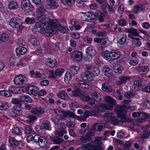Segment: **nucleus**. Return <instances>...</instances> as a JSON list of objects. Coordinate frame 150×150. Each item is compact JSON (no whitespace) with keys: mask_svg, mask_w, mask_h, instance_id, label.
Returning <instances> with one entry per match:
<instances>
[{"mask_svg":"<svg viewBox=\"0 0 150 150\" xmlns=\"http://www.w3.org/2000/svg\"><path fill=\"white\" fill-rule=\"evenodd\" d=\"M69 30L68 27L62 26L60 21L50 19L47 16V37L54 35L57 31L63 34H67Z\"/></svg>","mask_w":150,"mask_h":150,"instance_id":"f257e3e1","label":"nucleus"},{"mask_svg":"<svg viewBox=\"0 0 150 150\" xmlns=\"http://www.w3.org/2000/svg\"><path fill=\"white\" fill-rule=\"evenodd\" d=\"M78 83L77 85L74 86V90L72 91L73 95L75 97H83L84 92L81 90V88L88 89L91 86L88 83L83 79L79 80Z\"/></svg>","mask_w":150,"mask_h":150,"instance_id":"f03ea898","label":"nucleus"},{"mask_svg":"<svg viewBox=\"0 0 150 150\" xmlns=\"http://www.w3.org/2000/svg\"><path fill=\"white\" fill-rule=\"evenodd\" d=\"M122 55L120 51L117 50H112L110 52L105 51L103 56L104 59L108 61H112L114 60L121 59Z\"/></svg>","mask_w":150,"mask_h":150,"instance_id":"7ed1b4c3","label":"nucleus"},{"mask_svg":"<svg viewBox=\"0 0 150 150\" xmlns=\"http://www.w3.org/2000/svg\"><path fill=\"white\" fill-rule=\"evenodd\" d=\"M92 72L87 71L83 73L81 75V79L89 84V82L93 79V76H98L100 73V71L98 68L95 67L92 69Z\"/></svg>","mask_w":150,"mask_h":150,"instance_id":"20e7f679","label":"nucleus"},{"mask_svg":"<svg viewBox=\"0 0 150 150\" xmlns=\"http://www.w3.org/2000/svg\"><path fill=\"white\" fill-rule=\"evenodd\" d=\"M126 108L125 105H119L116 106L114 109L117 117L123 119L125 120L124 122L127 121L126 116L127 114V110Z\"/></svg>","mask_w":150,"mask_h":150,"instance_id":"39448f33","label":"nucleus"},{"mask_svg":"<svg viewBox=\"0 0 150 150\" xmlns=\"http://www.w3.org/2000/svg\"><path fill=\"white\" fill-rule=\"evenodd\" d=\"M22 20L19 18L14 17L10 20L9 24L13 28L23 29L24 28V26L22 25Z\"/></svg>","mask_w":150,"mask_h":150,"instance_id":"423d86ee","label":"nucleus"},{"mask_svg":"<svg viewBox=\"0 0 150 150\" xmlns=\"http://www.w3.org/2000/svg\"><path fill=\"white\" fill-rule=\"evenodd\" d=\"M98 145H94L91 143H88L86 144H83L82 146V149L83 150H103V148L100 145L101 143H98Z\"/></svg>","mask_w":150,"mask_h":150,"instance_id":"0eeeda50","label":"nucleus"},{"mask_svg":"<svg viewBox=\"0 0 150 150\" xmlns=\"http://www.w3.org/2000/svg\"><path fill=\"white\" fill-rule=\"evenodd\" d=\"M21 7L25 11L29 13L33 10V7L28 0H22L21 3Z\"/></svg>","mask_w":150,"mask_h":150,"instance_id":"6e6552de","label":"nucleus"},{"mask_svg":"<svg viewBox=\"0 0 150 150\" xmlns=\"http://www.w3.org/2000/svg\"><path fill=\"white\" fill-rule=\"evenodd\" d=\"M71 56V58L74 62H79L82 59L83 54L81 52L76 50L72 52Z\"/></svg>","mask_w":150,"mask_h":150,"instance_id":"1a4fd4ad","label":"nucleus"},{"mask_svg":"<svg viewBox=\"0 0 150 150\" xmlns=\"http://www.w3.org/2000/svg\"><path fill=\"white\" fill-rule=\"evenodd\" d=\"M47 17L46 16H45L40 20L41 25V30L42 32V34L45 36H47Z\"/></svg>","mask_w":150,"mask_h":150,"instance_id":"9d476101","label":"nucleus"},{"mask_svg":"<svg viewBox=\"0 0 150 150\" xmlns=\"http://www.w3.org/2000/svg\"><path fill=\"white\" fill-rule=\"evenodd\" d=\"M46 10L44 6H41L36 9V14L37 18L39 19L42 17L46 16L45 12Z\"/></svg>","mask_w":150,"mask_h":150,"instance_id":"9b49d317","label":"nucleus"},{"mask_svg":"<svg viewBox=\"0 0 150 150\" xmlns=\"http://www.w3.org/2000/svg\"><path fill=\"white\" fill-rule=\"evenodd\" d=\"M26 91L28 93L36 96L38 93L39 89L36 86L30 85L26 87Z\"/></svg>","mask_w":150,"mask_h":150,"instance_id":"f8f14e48","label":"nucleus"},{"mask_svg":"<svg viewBox=\"0 0 150 150\" xmlns=\"http://www.w3.org/2000/svg\"><path fill=\"white\" fill-rule=\"evenodd\" d=\"M96 50L94 48L91 47H87L86 50V54L88 58V61H91L93 57L96 54Z\"/></svg>","mask_w":150,"mask_h":150,"instance_id":"ddd939ff","label":"nucleus"},{"mask_svg":"<svg viewBox=\"0 0 150 150\" xmlns=\"http://www.w3.org/2000/svg\"><path fill=\"white\" fill-rule=\"evenodd\" d=\"M105 116L114 125H116L119 123L118 119L115 117L113 116L110 113H106L105 114Z\"/></svg>","mask_w":150,"mask_h":150,"instance_id":"4468645a","label":"nucleus"},{"mask_svg":"<svg viewBox=\"0 0 150 150\" xmlns=\"http://www.w3.org/2000/svg\"><path fill=\"white\" fill-rule=\"evenodd\" d=\"M136 70L140 74H145L147 73L149 68L147 66H138L136 67Z\"/></svg>","mask_w":150,"mask_h":150,"instance_id":"2eb2a0df","label":"nucleus"},{"mask_svg":"<svg viewBox=\"0 0 150 150\" xmlns=\"http://www.w3.org/2000/svg\"><path fill=\"white\" fill-rule=\"evenodd\" d=\"M94 135V133L93 132H87L85 136H82L81 137V140L84 142L85 143L90 140Z\"/></svg>","mask_w":150,"mask_h":150,"instance_id":"dca6fc26","label":"nucleus"},{"mask_svg":"<svg viewBox=\"0 0 150 150\" xmlns=\"http://www.w3.org/2000/svg\"><path fill=\"white\" fill-rule=\"evenodd\" d=\"M24 81L23 76L21 74L16 76L14 79V84L17 86L22 85L24 83Z\"/></svg>","mask_w":150,"mask_h":150,"instance_id":"f3484780","label":"nucleus"},{"mask_svg":"<svg viewBox=\"0 0 150 150\" xmlns=\"http://www.w3.org/2000/svg\"><path fill=\"white\" fill-rule=\"evenodd\" d=\"M57 0H47V8L56 9L59 6V4Z\"/></svg>","mask_w":150,"mask_h":150,"instance_id":"a211bd4d","label":"nucleus"},{"mask_svg":"<svg viewBox=\"0 0 150 150\" xmlns=\"http://www.w3.org/2000/svg\"><path fill=\"white\" fill-rule=\"evenodd\" d=\"M101 107V105L100 106L96 105L94 107L93 110L91 111L93 116H97L98 115L99 112H103V110Z\"/></svg>","mask_w":150,"mask_h":150,"instance_id":"6ab92c4d","label":"nucleus"},{"mask_svg":"<svg viewBox=\"0 0 150 150\" xmlns=\"http://www.w3.org/2000/svg\"><path fill=\"white\" fill-rule=\"evenodd\" d=\"M103 71L104 75L110 78L112 76V70L107 65L105 66L103 68Z\"/></svg>","mask_w":150,"mask_h":150,"instance_id":"aec40b11","label":"nucleus"},{"mask_svg":"<svg viewBox=\"0 0 150 150\" xmlns=\"http://www.w3.org/2000/svg\"><path fill=\"white\" fill-rule=\"evenodd\" d=\"M45 111V109L41 107H37L31 110L32 112L35 114L39 115L43 113Z\"/></svg>","mask_w":150,"mask_h":150,"instance_id":"412c9836","label":"nucleus"},{"mask_svg":"<svg viewBox=\"0 0 150 150\" xmlns=\"http://www.w3.org/2000/svg\"><path fill=\"white\" fill-rule=\"evenodd\" d=\"M26 49L24 47H20L17 48L16 50V52L18 57L21 55L25 54L27 52Z\"/></svg>","mask_w":150,"mask_h":150,"instance_id":"4be33fe9","label":"nucleus"},{"mask_svg":"<svg viewBox=\"0 0 150 150\" xmlns=\"http://www.w3.org/2000/svg\"><path fill=\"white\" fill-rule=\"evenodd\" d=\"M51 139L54 144L58 145L60 144L64 141L63 138H60L57 136L52 137Z\"/></svg>","mask_w":150,"mask_h":150,"instance_id":"5701e85b","label":"nucleus"},{"mask_svg":"<svg viewBox=\"0 0 150 150\" xmlns=\"http://www.w3.org/2000/svg\"><path fill=\"white\" fill-rule=\"evenodd\" d=\"M93 16L98 18V21L100 23L103 22L104 21V18L105 16L102 12L99 11L98 13L94 14Z\"/></svg>","mask_w":150,"mask_h":150,"instance_id":"b1692460","label":"nucleus"},{"mask_svg":"<svg viewBox=\"0 0 150 150\" xmlns=\"http://www.w3.org/2000/svg\"><path fill=\"white\" fill-rule=\"evenodd\" d=\"M105 102L108 104L112 105H116V101L112 98L109 96H106L105 98Z\"/></svg>","mask_w":150,"mask_h":150,"instance_id":"393cba45","label":"nucleus"},{"mask_svg":"<svg viewBox=\"0 0 150 150\" xmlns=\"http://www.w3.org/2000/svg\"><path fill=\"white\" fill-rule=\"evenodd\" d=\"M58 97L63 100H67L69 98V96L67 93L63 90L60 91L58 94Z\"/></svg>","mask_w":150,"mask_h":150,"instance_id":"a878e982","label":"nucleus"},{"mask_svg":"<svg viewBox=\"0 0 150 150\" xmlns=\"http://www.w3.org/2000/svg\"><path fill=\"white\" fill-rule=\"evenodd\" d=\"M8 7L10 10H14L17 9L18 7L17 3L14 1L9 2Z\"/></svg>","mask_w":150,"mask_h":150,"instance_id":"bb28decb","label":"nucleus"},{"mask_svg":"<svg viewBox=\"0 0 150 150\" xmlns=\"http://www.w3.org/2000/svg\"><path fill=\"white\" fill-rule=\"evenodd\" d=\"M61 2L64 5L68 6H72L76 1V0H60Z\"/></svg>","mask_w":150,"mask_h":150,"instance_id":"cd10ccee","label":"nucleus"},{"mask_svg":"<svg viewBox=\"0 0 150 150\" xmlns=\"http://www.w3.org/2000/svg\"><path fill=\"white\" fill-rule=\"evenodd\" d=\"M90 115L93 116L91 111L86 112H85L83 116L81 115L78 117V120L85 121L86 118Z\"/></svg>","mask_w":150,"mask_h":150,"instance_id":"c85d7f7f","label":"nucleus"},{"mask_svg":"<svg viewBox=\"0 0 150 150\" xmlns=\"http://www.w3.org/2000/svg\"><path fill=\"white\" fill-rule=\"evenodd\" d=\"M101 89L104 91L107 92H110L112 91V89L109 83H105L102 84Z\"/></svg>","mask_w":150,"mask_h":150,"instance_id":"c756f323","label":"nucleus"},{"mask_svg":"<svg viewBox=\"0 0 150 150\" xmlns=\"http://www.w3.org/2000/svg\"><path fill=\"white\" fill-rule=\"evenodd\" d=\"M143 9V6L141 5H137L134 6L132 11L134 13L137 14L138 12L142 11Z\"/></svg>","mask_w":150,"mask_h":150,"instance_id":"7c9ffc66","label":"nucleus"},{"mask_svg":"<svg viewBox=\"0 0 150 150\" xmlns=\"http://www.w3.org/2000/svg\"><path fill=\"white\" fill-rule=\"evenodd\" d=\"M33 30L34 32H38L40 31V33H42V32L41 30V25L39 21L35 23Z\"/></svg>","mask_w":150,"mask_h":150,"instance_id":"2f4dec72","label":"nucleus"},{"mask_svg":"<svg viewBox=\"0 0 150 150\" xmlns=\"http://www.w3.org/2000/svg\"><path fill=\"white\" fill-rule=\"evenodd\" d=\"M56 61L55 59L52 60L50 58H47V66H49L51 68H53L55 65Z\"/></svg>","mask_w":150,"mask_h":150,"instance_id":"473e14b6","label":"nucleus"},{"mask_svg":"<svg viewBox=\"0 0 150 150\" xmlns=\"http://www.w3.org/2000/svg\"><path fill=\"white\" fill-rule=\"evenodd\" d=\"M8 90L11 92L15 94H18L20 92L19 88L14 86H10Z\"/></svg>","mask_w":150,"mask_h":150,"instance_id":"72a5a7b5","label":"nucleus"},{"mask_svg":"<svg viewBox=\"0 0 150 150\" xmlns=\"http://www.w3.org/2000/svg\"><path fill=\"white\" fill-rule=\"evenodd\" d=\"M79 69V67L76 66L75 65H71L70 69V73L74 75L77 74L78 71Z\"/></svg>","mask_w":150,"mask_h":150,"instance_id":"f704fd0d","label":"nucleus"},{"mask_svg":"<svg viewBox=\"0 0 150 150\" xmlns=\"http://www.w3.org/2000/svg\"><path fill=\"white\" fill-rule=\"evenodd\" d=\"M129 79V76H122L120 77V80L117 81V83L118 84L120 85L122 83H126L127 81Z\"/></svg>","mask_w":150,"mask_h":150,"instance_id":"c9c22d12","label":"nucleus"},{"mask_svg":"<svg viewBox=\"0 0 150 150\" xmlns=\"http://www.w3.org/2000/svg\"><path fill=\"white\" fill-rule=\"evenodd\" d=\"M150 116L149 114L146 113L145 112H139V117L141 120H143L148 118Z\"/></svg>","mask_w":150,"mask_h":150,"instance_id":"e433bc0d","label":"nucleus"},{"mask_svg":"<svg viewBox=\"0 0 150 150\" xmlns=\"http://www.w3.org/2000/svg\"><path fill=\"white\" fill-rule=\"evenodd\" d=\"M71 74L69 72H67L64 77V81L67 83H69V81H70L71 79Z\"/></svg>","mask_w":150,"mask_h":150,"instance_id":"4c0bfd02","label":"nucleus"},{"mask_svg":"<svg viewBox=\"0 0 150 150\" xmlns=\"http://www.w3.org/2000/svg\"><path fill=\"white\" fill-rule=\"evenodd\" d=\"M21 107L17 105L15 106L12 109V112L16 114H20L21 110Z\"/></svg>","mask_w":150,"mask_h":150,"instance_id":"58836bf2","label":"nucleus"},{"mask_svg":"<svg viewBox=\"0 0 150 150\" xmlns=\"http://www.w3.org/2000/svg\"><path fill=\"white\" fill-rule=\"evenodd\" d=\"M115 106L116 105H112L108 104L107 105H101V107L103 109L107 110H112L113 108L115 107Z\"/></svg>","mask_w":150,"mask_h":150,"instance_id":"ea45409f","label":"nucleus"},{"mask_svg":"<svg viewBox=\"0 0 150 150\" xmlns=\"http://www.w3.org/2000/svg\"><path fill=\"white\" fill-rule=\"evenodd\" d=\"M47 143V139H45L43 137H42L40 139V141H39V143H38L40 146L41 147H43L45 146Z\"/></svg>","mask_w":150,"mask_h":150,"instance_id":"a19ab883","label":"nucleus"},{"mask_svg":"<svg viewBox=\"0 0 150 150\" xmlns=\"http://www.w3.org/2000/svg\"><path fill=\"white\" fill-rule=\"evenodd\" d=\"M30 42L34 46L38 45L39 44L38 40H37L36 38L32 35H31L30 37Z\"/></svg>","mask_w":150,"mask_h":150,"instance_id":"79ce46f5","label":"nucleus"},{"mask_svg":"<svg viewBox=\"0 0 150 150\" xmlns=\"http://www.w3.org/2000/svg\"><path fill=\"white\" fill-rule=\"evenodd\" d=\"M8 108V104L7 103L4 102L0 103V110H5Z\"/></svg>","mask_w":150,"mask_h":150,"instance_id":"37998d69","label":"nucleus"},{"mask_svg":"<svg viewBox=\"0 0 150 150\" xmlns=\"http://www.w3.org/2000/svg\"><path fill=\"white\" fill-rule=\"evenodd\" d=\"M98 93V92L94 91L92 93L91 95L93 98L96 100V102H100L101 100V98L99 97Z\"/></svg>","mask_w":150,"mask_h":150,"instance_id":"c03bdc74","label":"nucleus"},{"mask_svg":"<svg viewBox=\"0 0 150 150\" xmlns=\"http://www.w3.org/2000/svg\"><path fill=\"white\" fill-rule=\"evenodd\" d=\"M63 119L62 117H60L58 119L57 121V125L58 127H59L61 129H65V123L62 122Z\"/></svg>","mask_w":150,"mask_h":150,"instance_id":"a18cd8bd","label":"nucleus"},{"mask_svg":"<svg viewBox=\"0 0 150 150\" xmlns=\"http://www.w3.org/2000/svg\"><path fill=\"white\" fill-rule=\"evenodd\" d=\"M138 63V59L136 57H132L130 60L129 64L130 65L135 66Z\"/></svg>","mask_w":150,"mask_h":150,"instance_id":"49530a36","label":"nucleus"},{"mask_svg":"<svg viewBox=\"0 0 150 150\" xmlns=\"http://www.w3.org/2000/svg\"><path fill=\"white\" fill-rule=\"evenodd\" d=\"M84 0H78L76 1V5L77 6L79 7L83 8L85 5L84 3Z\"/></svg>","mask_w":150,"mask_h":150,"instance_id":"de8ad7c7","label":"nucleus"},{"mask_svg":"<svg viewBox=\"0 0 150 150\" xmlns=\"http://www.w3.org/2000/svg\"><path fill=\"white\" fill-rule=\"evenodd\" d=\"M0 94L2 96L6 97H11L12 96V95L10 94L9 92L4 90L0 91Z\"/></svg>","mask_w":150,"mask_h":150,"instance_id":"09e8293b","label":"nucleus"},{"mask_svg":"<svg viewBox=\"0 0 150 150\" xmlns=\"http://www.w3.org/2000/svg\"><path fill=\"white\" fill-rule=\"evenodd\" d=\"M117 23L119 26H124L127 25V22L124 19H118Z\"/></svg>","mask_w":150,"mask_h":150,"instance_id":"8fccbe9b","label":"nucleus"},{"mask_svg":"<svg viewBox=\"0 0 150 150\" xmlns=\"http://www.w3.org/2000/svg\"><path fill=\"white\" fill-rule=\"evenodd\" d=\"M55 74L57 76H62L64 72V69L62 68H57L55 70Z\"/></svg>","mask_w":150,"mask_h":150,"instance_id":"3c124183","label":"nucleus"},{"mask_svg":"<svg viewBox=\"0 0 150 150\" xmlns=\"http://www.w3.org/2000/svg\"><path fill=\"white\" fill-rule=\"evenodd\" d=\"M25 21L28 24H33L35 22V19L34 18H30L28 17L25 18Z\"/></svg>","mask_w":150,"mask_h":150,"instance_id":"603ef678","label":"nucleus"},{"mask_svg":"<svg viewBox=\"0 0 150 150\" xmlns=\"http://www.w3.org/2000/svg\"><path fill=\"white\" fill-rule=\"evenodd\" d=\"M132 42L136 46H139L142 45V43L140 41V39L138 38H135Z\"/></svg>","mask_w":150,"mask_h":150,"instance_id":"864d4df0","label":"nucleus"},{"mask_svg":"<svg viewBox=\"0 0 150 150\" xmlns=\"http://www.w3.org/2000/svg\"><path fill=\"white\" fill-rule=\"evenodd\" d=\"M69 107L71 110H74L76 108H79V105L77 102L72 103L70 104Z\"/></svg>","mask_w":150,"mask_h":150,"instance_id":"5fc2aeb1","label":"nucleus"},{"mask_svg":"<svg viewBox=\"0 0 150 150\" xmlns=\"http://www.w3.org/2000/svg\"><path fill=\"white\" fill-rule=\"evenodd\" d=\"M62 129L59 132H55V134L56 135H58L59 137H62L64 135L67 133V131L65 129Z\"/></svg>","mask_w":150,"mask_h":150,"instance_id":"6e6d98bb","label":"nucleus"},{"mask_svg":"<svg viewBox=\"0 0 150 150\" xmlns=\"http://www.w3.org/2000/svg\"><path fill=\"white\" fill-rule=\"evenodd\" d=\"M101 6L103 11L104 12L105 14L107 15L108 13V4L105 3Z\"/></svg>","mask_w":150,"mask_h":150,"instance_id":"4d7b16f0","label":"nucleus"},{"mask_svg":"<svg viewBox=\"0 0 150 150\" xmlns=\"http://www.w3.org/2000/svg\"><path fill=\"white\" fill-rule=\"evenodd\" d=\"M124 67L122 65H120L117 69L114 70V72L116 73L121 74L122 73V71L124 70Z\"/></svg>","mask_w":150,"mask_h":150,"instance_id":"13d9d810","label":"nucleus"},{"mask_svg":"<svg viewBox=\"0 0 150 150\" xmlns=\"http://www.w3.org/2000/svg\"><path fill=\"white\" fill-rule=\"evenodd\" d=\"M93 13H87L86 14V16H87V17L90 20L87 19L88 18H87L86 19V21L87 22H92V21L93 20Z\"/></svg>","mask_w":150,"mask_h":150,"instance_id":"bf43d9fd","label":"nucleus"},{"mask_svg":"<svg viewBox=\"0 0 150 150\" xmlns=\"http://www.w3.org/2000/svg\"><path fill=\"white\" fill-rule=\"evenodd\" d=\"M9 143H11L12 142H15V143L13 144L14 145H18V142L17 140H16L15 138L14 137H9Z\"/></svg>","mask_w":150,"mask_h":150,"instance_id":"052dcab7","label":"nucleus"},{"mask_svg":"<svg viewBox=\"0 0 150 150\" xmlns=\"http://www.w3.org/2000/svg\"><path fill=\"white\" fill-rule=\"evenodd\" d=\"M1 40L2 42H6L9 39V37L8 35L6 33H3L2 35L1 34Z\"/></svg>","mask_w":150,"mask_h":150,"instance_id":"680f3d73","label":"nucleus"},{"mask_svg":"<svg viewBox=\"0 0 150 150\" xmlns=\"http://www.w3.org/2000/svg\"><path fill=\"white\" fill-rule=\"evenodd\" d=\"M93 40V38H89L88 36H86L83 39L84 41L87 44H90L91 43Z\"/></svg>","mask_w":150,"mask_h":150,"instance_id":"e2e57ef3","label":"nucleus"},{"mask_svg":"<svg viewBox=\"0 0 150 150\" xmlns=\"http://www.w3.org/2000/svg\"><path fill=\"white\" fill-rule=\"evenodd\" d=\"M49 72L50 75L48 76L49 78H52L54 79H55L57 78V76L55 74V71L54 72V71H49Z\"/></svg>","mask_w":150,"mask_h":150,"instance_id":"0e129e2a","label":"nucleus"},{"mask_svg":"<svg viewBox=\"0 0 150 150\" xmlns=\"http://www.w3.org/2000/svg\"><path fill=\"white\" fill-rule=\"evenodd\" d=\"M12 132L15 134L20 135L21 133L22 132L18 128L16 127L13 129Z\"/></svg>","mask_w":150,"mask_h":150,"instance_id":"69168bd1","label":"nucleus"},{"mask_svg":"<svg viewBox=\"0 0 150 150\" xmlns=\"http://www.w3.org/2000/svg\"><path fill=\"white\" fill-rule=\"evenodd\" d=\"M106 35V32L105 31H99L97 32L96 35H95V36H98L99 37H105Z\"/></svg>","mask_w":150,"mask_h":150,"instance_id":"338daca9","label":"nucleus"},{"mask_svg":"<svg viewBox=\"0 0 150 150\" xmlns=\"http://www.w3.org/2000/svg\"><path fill=\"white\" fill-rule=\"evenodd\" d=\"M68 116H69L70 117L77 118L78 120V117L79 116L76 115L74 112L71 111H68Z\"/></svg>","mask_w":150,"mask_h":150,"instance_id":"774afa93","label":"nucleus"}]
</instances>
